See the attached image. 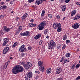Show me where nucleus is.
I'll list each match as a JSON object with an SVG mask.
<instances>
[{
    "label": "nucleus",
    "instance_id": "obj_1",
    "mask_svg": "<svg viewBox=\"0 0 80 80\" xmlns=\"http://www.w3.org/2000/svg\"><path fill=\"white\" fill-rule=\"evenodd\" d=\"M23 71H24L23 67L18 65H17L15 67L13 68L12 69V72L14 74H17L20 72H23Z\"/></svg>",
    "mask_w": 80,
    "mask_h": 80
},
{
    "label": "nucleus",
    "instance_id": "obj_2",
    "mask_svg": "<svg viewBox=\"0 0 80 80\" xmlns=\"http://www.w3.org/2000/svg\"><path fill=\"white\" fill-rule=\"evenodd\" d=\"M20 65H22L25 70H28L32 67V63L28 62L26 63L24 62H22L19 63Z\"/></svg>",
    "mask_w": 80,
    "mask_h": 80
},
{
    "label": "nucleus",
    "instance_id": "obj_3",
    "mask_svg": "<svg viewBox=\"0 0 80 80\" xmlns=\"http://www.w3.org/2000/svg\"><path fill=\"white\" fill-rule=\"evenodd\" d=\"M61 26H62V25L60 23L58 24L57 22H54L53 24V28L54 29H56V28H58L57 32H60L62 31Z\"/></svg>",
    "mask_w": 80,
    "mask_h": 80
},
{
    "label": "nucleus",
    "instance_id": "obj_4",
    "mask_svg": "<svg viewBox=\"0 0 80 80\" xmlns=\"http://www.w3.org/2000/svg\"><path fill=\"white\" fill-rule=\"evenodd\" d=\"M55 43L53 41H51L50 42V44L48 45V48L49 50H53L55 48Z\"/></svg>",
    "mask_w": 80,
    "mask_h": 80
},
{
    "label": "nucleus",
    "instance_id": "obj_5",
    "mask_svg": "<svg viewBox=\"0 0 80 80\" xmlns=\"http://www.w3.org/2000/svg\"><path fill=\"white\" fill-rule=\"evenodd\" d=\"M32 77V72H28L26 74L25 77V80H30Z\"/></svg>",
    "mask_w": 80,
    "mask_h": 80
},
{
    "label": "nucleus",
    "instance_id": "obj_6",
    "mask_svg": "<svg viewBox=\"0 0 80 80\" xmlns=\"http://www.w3.org/2000/svg\"><path fill=\"white\" fill-rule=\"evenodd\" d=\"M25 45H22L20 48L18 50L19 52L21 50V52H25V51L27 50V48H25Z\"/></svg>",
    "mask_w": 80,
    "mask_h": 80
},
{
    "label": "nucleus",
    "instance_id": "obj_7",
    "mask_svg": "<svg viewBox=\"0 0 80 80\" xmlns=\"http://www.w3.org/2000/svg\"><path fill=\"white\" fill-rule=\"evenodd\" d=\"M6 48H5L3 52V54H6L7 52L8 51V50H9V45L8 44L6 45Z\"/></svg>",
    "mask_w": 80,
    "mask_h": 80
},
{
    "label": "nucleus",
    "instance_id": "obj_8",
    "mask_svg": "<svg viewBox=\"0 0 80 80\" xmlns=\"http://www.w3.org/2000/svg\"><path fill=\"white\" fill-rule=\"evenodd\" d=\"M56 74H59L62 71V68L61 67H58L56 68Z\"/></svg>",
    "mask_w": 80,
    "mask_h": 80
},
{
    "label": "nucleus",
    "instance_id": "obj_9",
    "mask_svg": "<svg viewBox=\"0 0 80 80\" xmlns=\"http://www.w3.org/2000/svg\"><path fill=\"white\" fill-rule=\"evenodd\" d=\"M22 28L23 27L21 26H19V27L18 28V29L17 30L16 33V35H18L19 33H20V31H21V30H22Z\"/></svg>",
    "mask_w": 80,
    "mask_h": 80
},
{
    "label": "nucleus",
    "instance_id": "obj_10",
    "mask_svg": "<svg viewBox=\"0 0 80 80\" xmlns=\"http://www.w3.org/2000/svg\"><path fill=\"white\" fill-rule=\"evenodd\" d=\"M28 14L27 13H25V14H24L23 16L21 17V20L22 21H23V20H24L26 18L28 17Z\"/></svg>",
    "mask_w": 80,
    "mask_h": 80
},
{
    "label": "nucleus",
    "instance_id": "obj_11",
    "mask_svg": "<svg viewBox=\"0 0 80 80\" xmlns=\"http://www.w3.org/2000/svg\"><path fill=\"white\" fill-rule=\"evenodd\" d=\"M38 28L39 29V30H42L44 28H45V27L40 24L38 25Z\"/></svg>",
    "mask_w": 80,
    "mask_h": 80
},
{
    "label": "nucleus",
    "instance_id": "obj_12",
    "mask_svg": "<svg viewBox=\"0 0 80 80\" xmlns=\"http://www.w3.org/2000/svg\"><path fill=\"white\" fill-rule=\"evenodd\" d=\"M72 27L73 28H74V29H77V28H79V25L77 23H76L72 25Z\"/></svg>",
    "mask_w": 80,
    "mask_h": 80
},
{
    "label": "nucleus",
    "instance_id": "obj_13",
    "mask_svg": "<svg viewBox=\"0 0 80 80\" xmlns=\"http://www.w3.org/2000/svg\"><path fill=\"white\" fill-rule=\"evenodd\" d=\"M60 8L62 10V12H64L66 10L67 7L66 5H61V6Z\"/></svg>",
    "mask_w": 80,
    "mask_h": 80
},
{
    "label": "nucleus",
    "instance_id": "obj_14",
    "mask_svg": "<svg viewBox=\"0 0 80 80\" xmlns=\"http://www.w3.org/2000/svg\"><path fill=\"white\" fill-rule=\"evenodd\" d=\"M3 28H4V30L5 32H10V28H7L6 26H3Z\"/></svg>",
    "mask_w": 80,
    "mask_h": 80
},
{
    "label": "nucleus",
    "instance_id": "obj_15",
    "mask_svg": "<svg viewBox=\"0 0 80 80\" xmlns=\"http://www.w3.org/2000/svg\"><path fill=\"white\" fill-rule=\"evenodd\" d=\"M28 24L29 27H35L37 26V24H34L32 23H29Z\"/></svg>",
    "mask_w": 80,
    "mask_h": 80
},
{
    "label": "nucleus",
    "instance_id": "obj_16",
    "mask_svg": "<svg viewBox=\"0 0 80 80\" xmlns=\"http://www.w3.org/2000/svg\"><path fill=\"white\" fill-rule=\"evenodd\" d=\"M80 18V15L77 14L74 18L73 20H77L79 19V18Z\"/></svg>",
    "mask_w": 80,
    "mask_h": 80
},
{
    "label": "nucleus",
    "instance_id": "obj_17",
    "mask_svg": "<svg viewBox=\"0 0 80 80\" xmlns=\"http://www.w3.org/2000/svg\"><path fill=\"white\" fill-rule=\"evenodd\" d=\"M41 36V34H38L34 37V39L35 40H38V39L39 38H40Z\"/></svg>",
    "mask_w": 80,
    "mask_h": 80
},
{
    "label": "nucleus",
    "instance_id": "obj_18",
    "mask_svg": "<svg viewBox=\"0 0 80 80\" xmlns=\"http://www.w3.org/2000/svg\"><path fill=\"white\" fill-rule=\"evenodd\" d=\"M52 72V69L51 68H48L47 70H46V72L48 74L49 73H50Z\"/></svg>",
    "mask_w": 80,
    "mask_h": 80
},
{
    "label": "nucleus",
    "instance_id": "obj_19",
    "mask_svg": "<svg viewBox=\"0 0 80 80\" xmlns=\"http://www.w3.org/2000/svg\"><path fill=\"white\" fill-rule=\"evenodd\" d=\"M39 70H40V71H41V72H44V71H45L44 67L42 66H40L39 67Z\"/></svg>",
    "mask_w": 80,
    "mask_h": 80
},
{
    "label": "nucleus",
    "instance_id": "obj_20",
    "mask_svg": "<svg viewBox=\"0 0 80 80\" xmlns=\"http://www.w3.org/2000/svg\"><path fill=\"white\" fill-rule=\"evenodd\" d=\"M46 22V21L42 22L41 23H40V24L45 27L47 25V23Z\"/></svg>",
    "mask_w": 80,
    "mask_h": 80
},
{
    "label": "nucleus",
    "instance_id": "obj_21",
    "mask_svg": "<svg viewBox=\"0 0 80 80\" xmlns=\"http://www.w3.org/2000/svg\"><path fill=\"white\" fill-rule=\"evenodd\" d=\"M62 48V44H58L57 45V49L58 50V49H60Z\"/></svg>",
    "mask_w": 80,
    "mask_h": 80
},
{
    "label": "nucleus",
    "instance_id": "obj_22",
    "mask_svg": "<svg viewBox=\"0 0 80 80\" xmlns=\"http://www.w3.org/2000/svg\"><path fill=\"white\" fill-rule=\"evenodd\" d=\"M25 36H27V37H30V33L28 31H26L24 32Z\"/></svg>",
    "mask_w": 80,
    "mask_h": 80
},
{
    "label": "nucleus",
    "instance_id": "obj_23",
    "mask_svg": "<svg viewBox=\"0 0 80 80\" xmlns=\"http://www.w3.org/2000/svg\"><path fill=\"white\" fill-rule=\"evenodd\" d=\"M35 3L36 5H38L40 4H41V2H40V0H36Z\"/></svg>",
    "mask_w": 80,
    "mask_h": 80
},
{
    "label": "nucleus",
    "instance_id": "obj_24",
    "mask_svg": "<svg viewBox=\"0 0 80 80\" xmlns=\"http://www.w3.org/2000/svg\"><path fill=\"white\" fill-rule=\"evenodd\" d=\"M71 0H61V2L62 3H63L64 2H65L66 3H68Z\"/></svg>",
    "mask_w": 80,
    "mask_h": 80
},
{
    "label": "nucleus",
    "instance_id": "obj_25",
    "mask_svg": "<svg viewBox=\"0 0 80 80\" xmlns=\"http://www.w3.org/2000/svg\"><path fill=\"white\" fill-rule=\"evenodd\" d=\"M77 12L76 10L73 11L71 13V16H73V15H75V13H76V12Z\"/></svg>",
    "mask_w": 80,
    "mask_h": 80
},
{
    "label": "nucleus",
    "instance_id": "obj_26",
    "mask_svg": "<svg viewBox=\"0 0 80 80\" xmlns=\"http://www.w3.org/2000/svg\"><path fill=\"white\" fill-rule=\"evenodd\" d=\"M4 42H6V43H8L9 42V39L8 38H5L3 39Z\"/></svg>",
    "mask_w": 80,
    "mask_h": 80
},
{
    "label": "nucleus",
    "instance_id": "obj_27",
    "mask_svg": "<svg viewBox=\"0 0 80 80\" xmlns=\"http://www.w3.org/2000/svg\"><path fill=\"white\" fill-rule=\"evenodd\" d=\"M8 62H7L5 65L4 66V68L5 69L7 68V66H8Z\"/></svg>",
    "mask_w": 80,
    "mask_h": 80
},
{
    "label": "nucleus",
    "instance_id": "obj_28",
    "mask_svg": "<svg viewBox=\"0 0 80 80\" xmlns=\"http://www.w3.org/2000/svg\"><path fill=\"white\" fill-rule=\"evenodd\" d=\"M5 33V32L2 30L0 31V36L3 35Z\"/></svg>",
    "mask_w": 80,
    "mask_h": 80
},
{
    "label": "nucleus",
    "instance_id": "obj_29",
    "mask_svg": "<svg viewBox=\"0 0 80 80\" xmlns=\"http://www.w3.org/2000/svg\"><path fill=\"white\" fill-rule=\"evenodd\" d=\"M67 35H64L63 36L62 39L64 40H67Z\"/></svg>",
    "mask_w": 80,
    "mask_h": 80
},
{
    "label": "nucleus",
    "instance_id": "obj_30",
    "mask_svg": "<svg viewBox=\"0 0 80 80\" xmlns=\"http://www.w3.org/2000/svg\"><path fill=\"white\" fill-rule=\"evenodd\" d=\"M57 80H63V76H60V77L58 78Z\"/></svg>",
    "mask_w": 80,
    "mask_h": 80
},
{
    "label": "nucleus",
    "instance_id": "obj_31",
    "mask_svg": "<svg viewBox=\"0 0 80 80\" xmlns=\"http://www.w3.org/2000/svg\"><path fill=\"white\" fill-rule=\"evenodd\" d=\"M20 35L22 37H25V32H21L20 34Z\"/></svg>",
    "mask_w": 80,
    "mask_h": 80
},
{
    "label": "nucleus",
    "instance_id": "obj_32",
    "mask_svg": "<svg viewBox=\"0 0 80 80\" xmlns=\"http://www.w3.org/2000/svg\"><path fill=\"white\" fill-rule=\"evenodd\" d=\"M71 54L70 53H67L66 54V57H70Z\"/></svg>",
    "mask_w": 80,
    "mask_h": 80
},
{
    "label": "nucleus",
    "instance_id": "obj_33",
    "mask_svg": "<svg viewBox=\"0 0 80 80\" xmlns=\"http://www.w3.org/2000/svg\"><path fill=\"white\" fill-rule=\"evenodd\" d=\"M48 29L45 30L44 32L45 35H47V34L48 33Z\"/></svg>",
    "mask_w": 80,
    "mask_h": 80
},
{
    "label": "nucleus",
    "instance_id": "obj_34",
    "mask_svg": "<svg viewBox=\"0 0 80 80\" xmlns=\"http://www.w3.org/2000/svg\"><path fill=\"white\" fill-rule=\"evenodd\" d=\"M76 65V63H74L73 64V65L72 66L71 68V69H74V68H75V67Z\"/></svg>",
    "mask_w": 80,
    "mask_h": 80
},
{
    "label": "nucleus",
    "instance_id": "obj_35",
    "mask_svg": "<svg viewBox=\"0 0 80 80\" xmlns=\"http://www.w3.org/2000/svg\"><path fill=\"white\" fill-rule=\"evenodd\" d=\"M40 71L39 70H38V69H37L35 71V73H38V74H40Z\"/></svg>",
    "mask_w": 80,
    "mask_h": 80
},
{
    "label": "nucleus",
    "instance_id": "obj_36",
    "mask_svg": "<svg viewBox=\"0 0 80 80\" xmlns=\"http://www.w3.org/2000/svg\"><path fill=\"white\" fill-rule=\"evenodd\" d=\"M80 66V64L79 63H78L75 66V68H79V67Z\"/></svg>",
    "mask_w": 80,
    "mask_h": 80
},
{
    "label": "nucleus",
    "instance_id": "obj_37",
    "mask_svg": "<svg viewBox=\"0 0 80 80\" xmlns=\"http://www.w3.org/2000/svg\"><path fill=\"white\" fill-rule=\"evenodd\" d=\"M66 44H68V43H70V40H67L66 41Z\"/></svg>",
    "mask_w": 80,
    "mask_h": 80
},
{
    "label": "nucleus",
    "instance_id": "obj_38",
    "mask_svg": "<svg viewBox=\"0 0 80 80\" xmlns=\"http://www.w3.org/2000/svg\"><path fill=\"white\" fill-rule=\"evenodd\" d=\"M43 64V62L41 61H39L38 62V64L39 65H42Z\"/></svg>",
    "mask_w": 80,
    "mask_h": 80
},
{
    "label": "nucleus",
    "instance_id": "obj_39",
    "mask_svg": "<svg viewBox=\"0 0 80 80\" xmlns=\"http://www.w3.org/2000/svg\"><path fill=\"white\" fill-rule=\"evenodd\" d=\"M28 49L29 50H32V47L31 46H29L28 48Z\"/></svg>",
    "mask_w": 80,
    "mask_h": 80
},
{
    "label": "nucleus",
    "instance_id": "obj_40",
    "mask_svg": "<svg viewBox=\"0 0 80 80\" xmlns=\"http://www.w3.org/2000/svg\"><path fill=\"white\" fill-rule=\"evenodd\" d=\"M25 53L22 52L21 54V57H24V56H25Z\"/></svg>",
    "mask_w": 80,
    "mask_h": 80
},
{
    "label": "nucleus",
    "instance_id": "obj_41",
    "mask_svg": "<svg viewBox=\"0 0 80 80\" xmlns=\"http://www.w3.org/2000/svg\"><path fill=\"white\" fill-rule=\"evenodd\" d=\"M35 0H28L29 3H32V2H33Z\"/></svg>",
    "mask_w": 80,
    "mask_h": 80
},
{
    "label": "nucleus",
    "instance_id": "obj_42",
    "mask_svg": "<svg viewBox=\"0 0 80 80\" xmlns=\"http://www.w3.org/2000/svg\"><path fill=\"white\" fill-rule=\"evenodd\" d=\"M80 80V76L76 78L75 80Z\"/></svg>",
    "mask_w": 80,
    "mask_h": 80
},
{
    "label": "nucleus",
    "instance_id": "obj_43",
    "mask_svg": "<svg viewBox=\"0 0 80 80\" xmlns=\"http://www.w3.org/2000/svg\"><path fill=\"white\" fill-rule=\"evenodd\" d=\"M39 20H44L43 18H42V17H39L38 18Z\"/></svg>",
    "mask_w": 80,
    "mask_h": 80
},
{
    "label": "nucleus",
    "instance_id": "obj_44",
    "mask_svg": "<svg viewBox=\"0 0 80 80\" xmlns=\"http://www.w3.org/2000/svg\"><path fill=\"white\" fill-rule=\"evenodd\" d=\"M66 47V45H64L62 48V49L65 50V48Z\"/></svg>",
    "mask_w": 80,
    "mask_h": 80
},
{
    "label": "nucleus",
    "instance_id": "obj_45",
    "mask_svg": "<svg viewBox=\"0 0 80 80\" xmlns=\"http://www.w3.org/2000/svg\"><path fill=\"white\" fill-rule=\"evenodd\" d=\"M42 42H43V41H42V40L40 41L39 42V44L40 45H42Z\"/></svg>",
    "mask_w": 80,
    "mask_h": 80
},
{
    "label": "nucleus",
    "instance_id": "obj_46",
    "mask_svg": "<svg viewBox=\"0 0 80 80\" xmlns=\"http://www.w3.org/2000/svg\"><path fill=\"white\" fill-rule=\"evenodd\" d=\"M7 42H4L2 44L3 46H5V45H7Z\"/></svg>",
    "mask_w": 80,
    "mask_h": 80
},
{
    "label": "nucleus",
    "instance_id": "obj_47",
    "mask_svg": "<svg viewBox=\"0 0 80 80\" xmlns=\"http://www.w3.org/2000/svg\"><path fill=\"white\" fill-rule=\"evenodd\" d=\"M2 8L4 9H5L7 8V6H5V5H4L2 6Z\"/></svg>",
    "mask_w": 80,
    "mask_h": 80
},
{
    "label": "nucleus",
    "instance_id": "obj_48",
    "mask_svg": "<svg viewBox=\"0 0 80 80\" xmlns=\"http://www.w3.org/2000/svg\"><path fill=\"white\" fill-rule=\"evenodd\" d=\"M48 17H49V18H52V16L50 14H49L48 15Z\"/></svg>",
    "mask_w": 80,
    "mask_h": 80
},
{
    "label": "nucleus",
    "instance_id": "obj_49",
    "mask_svg": "<svg viewBox=\"0 0 80 80\" xmlns=\"http://www.w3.org/2000/svg\"><path fill=\"white\" fill-rule=\"evenodd\" d=\"M2 0H0V2ZM4 3V2H3L2 1H1V2H0V5H3V4Z\"/></svg>",
    "mask_w": 80,
    "mask_h": 80
},
{
    "label": "nucleus",
    "instance_id": "obj_50",
    "mask_svg": "<svg viewBox=\"0 0 80 80\" xmlns=\"http://www.w3.org/2000/svg\"><path fill=\"white\" fill-rule=\"evenodd\" d=\"M65 61H66V63H67V62H70V60L69 59H66Z\"/></svg>",
    "mask_w": 80,
    "mask_h": 80
},
{
    "label": "nucleus",
    "instance_id": "obj_51",
    "mask_svg": "<svg viewBox=\"0 0 80 80\" xmlns=\"http://www.w3.org/2000/svg\"><path fill=\"white\" fill-rule=\"evenodd\" d=\"M56 18H57V19H60V16L58 15L57 16H56Z\"/></svg>",
    "mask_w": 80,
    "mask_h": 80
},
{
    "label": "nucleus",
    "instance_id": "obj_52",
    "mask_svg": "<svg viewBox=\"0 0 80 80\" xmlns=\"http://www.w3.org/2000/svg\"><path fill=\"white\" fill-rule=\"evenodd\" d=\"M4 16L3 15H2L1 14H0V18H2Z\"/></svg>",
    "mask_w": 80,
    "mask_h": 80
},
{
    "label": "nucleus",
    "instance_id": "obj_53",
    "mask_svg": "<svg viewBox=\"0 0 80 80\" xmlns=\"http://www.w3.org/2000/svg\"><path fill=\"white\" fill-rule=\"evenodd\" d=\"M39 78V76H38V75H37L36 76L35 78V79H36V80H37V79H38V78Z\"/></svg>",
    "mask_w": 80,
    "mask_h": 80
},
{
    "label": "nucleus",
    "instance_id": "obj_54",
    "mask_svg": "<svg viewBox=\"0 0 80 80\" xmlns=\"http://www.w3.org/2000/svg\"><path fill=\"white\" fill-rule=\"evenodd\" d=\"M14 45L16 46V45H18V42H15L14 44Z\"/></svg>",
    "mask_w": 80,
    "mask_h": 80
},
{
    "label": "nucleus",
    "instance_id": "obj_55",
    "mask_svg": "<svg viewBox=\"0 0 80 80\" xmlns=\"http://www.w3.org/2000/svg\"><path fill=\"white\" fill-rule=\"evenodd\" d=\"M30 22L31 23H32V22H34V19H31V20H30Z\"/></svg>",
    "mask_w": 80,
    "mask_h": 80
},
{
    "label": "nucleus",
    "instance_id": "obj_56",
    "mask_svg": "<svg viewBox=\"0 0 80 80\" xmlns=\"http://www.w3.org/2000/svg\"><path fill=\"white\" fill-rule=\"evenodd\" d=\"M45 13V10H43L42 11V13H43V14H44Z\"/></svg>",
    "mask_w": 80,
    "mask_h": 80
},
{
    "label": "nucleus",
    "instance_id": "obj_57",
    "mask_svg": "<svg viewBox=\"0 0 80 80\" xmlns=\"http://www.w3.org/2000/svg\"><path fill=\"white\" fill-rule=\"evenodd\" d=\"M76 4L77 5H79V6H80V2H77L76 3Z\"/></svg>",
    "mask_w": 80,
    "mask_h": 80
},
{
    "label": "nucleus",
    "instance_id": "obj_58",
    "mask_svg": "<svg viewBox=\"0 0 80 80\" xmlns=\"http://www.w3.org/2000/svg\"><path fill=\"white\" fill-rule=\"evenodd\" d=\"M13 2L12 1H11L10 2V4H11V5H12V4H13Z\"/></svg>",
    "mask_w": 80,
    "mask_h": 80
},
{
    "label": "nucleus",
    "instance_id": "obj_59",
    "mask_svg": "<svg viewBox=\"0 0 80 80\" xmlns=\"http://www.w3.org/2000/svg\"><path fill=\"white\" fill-rule=\"evenodd\" d=\"M16 46L14 44L12 46V48H14V47H15Z\"/></svg>",
    "mask_w": 80,
    "mask_h": 80
},
{
    "label": "nucleus",
    "instance_id": "obj_60",
    "mask_svg": "<svg viewBox=\"0 0 80 80\" xmlns=\"http://www.w3.org/2000/svg\"><path fill=\"white\" fill-rule=\"evenodd\" d=\"M44 14L42 13V14H41V16L42 17H43V16H44Z\"/></svg>",
    "mask_w": 80,
    "mask_h": 80
},
{
    "label": "nucleus",
    "instance_id": "obj_61",
    "mask_svg": "<svg viewBox=\"0 0 80 80\" xmlns=\"http://www.w3.org/2000/svg\"><path fill=\"white\" fill-rule=\"evenodd\" d=\"M50 38V37L48 36V35L46 37V38Z\"/></svg>",
    "mask_w": 80,
    "mask_h": 80
},
{
    "label": "nucleus",
    "instance_id": "obj_62",
    "mask_svg": "<svg viewBox=\"0 0 80 80\" xmlns=\"http://www.w3.org/2000/svg\"><path fill=\"white\" fill-rule=\"evenodd\" d=\"M61 60H64V57H62L61 58Z\"/></svg>",
    "mask_w": 80,
    "mask_h": 80
},
{
    "label": "nucleus",
    "instance_id": "obj_63",
    "mask_svg": "<svg viewBox=\"0 0 80 80\" xmlns=\"http://www.w3.org/2000/svg\"><path fill=\"white\" fill-rule=\"evenodd\" d=\"M20 18H19V17H16V20H18V19H19Z\"/></svg>",
    "mask_w": 80,
    "mask_h": 80
},
{
    "label": "nucleus",
    "instance_id": "obj_64",
    "mask_svg": "<svg viewBox=\"0 0 80 80\" xmlns=\"http://www.w3.org/2000/svg\"><path fill=\"white\" fill-rule=\"evenodd\" d=\"M6 0V2H9L11 0Z\"/></svg>",
    "mask_w": 80,
    "mask_h": 80
}]
</instances>
